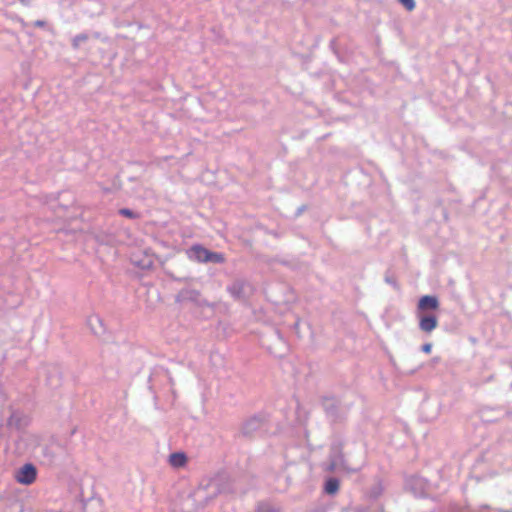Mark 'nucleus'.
<instances>
[{
    "instance_id": "nucleus-1",
    "label": "nucleus",
    "mask_w": 512,
    "mask_h": 512,
    "mask_svg": "<svg viewBox=\"0 0 512 512\" xmlns=\"http://www.w3.org/2000/svg\"><path fill=\"white\" fill-rule=\"evenodd\" d=\"M188 255L190 259L200 263H223L225 261V257L222 253L209 251L201 245H193L189 249Z\"/></svg>"
},
{
    "instance_id": "nucleus-2",
    "label": "nucleus",
    "mask_w": 512,
    "mask_h": 512,
    "mask_svg": "<svg viewBox=\"0 0 512 512\" xmlns=\"http://www.w3.org/2000/svg\"><path fill=\"white\" fill-rule=\"evenodd\" d=\"M15 480L23 485H31L37 477V470L32 464H25L15 473Z\"/></svg>"
},
{
    "instance_id": "nucleus-3",
    "label": "nucleus",
    "mask_w": 512,
    "mask_h": 512,
    "mask_svg": "<svg viewBox=\"0 0 512 512\" xmlns=\"http://www.w3.org/2000/svg\"><path fill=\"white\" fill-rule=\"evenodd\" d=\"M439 309L437 297L431 295L422 296L417 304V314L434 312Z\"/></svg>"
},
{
    "instance_id": "nucleus-4",
    "label": "nucleus",
    "mask_w": 512,
    "mask_h": 512,
    "mask_svg": "<svg viewBox=\"0 0 512 512\" xmlns=\"http://www.w3.org/2000/svg\"><path fill=\"white\" fill-rule=\"evenodd\" d=\"M419 328L425 333H431L438 326V317L434 313L417 314Z\"/></svg>"
},
{
    "instance_id": "nucleus-5",
    "label": "nucleus",
    "mask_w": 512,
    "mask_h": 512,
    "mask_svg": "<svg viewBox=\"0 0 512 512\" xmlns=\"http://www.w3.org/2000/svg\"><path fill=\"white\" fill-rule=\"evenodd\" d=\"M186 462H187V457L184 453L177 452V453H172L169 456V463L173 467H176V468L183 467L186 464Z\"/></svg>"
},
{
    "instance_id": "nucleus-6",
    "label": "nucleus",
    "mask_w": 512,
    "mask_h": 512,
    "mask_svg": "<svg viewBox=\"0 0 512 512\" xmlns=\"http://www.w3.org/2000/svg\"><path fill=\"white\" fill-rule=\"evenodd\" d=\"M339 490V481L335 478H330L325 483V492L333 495Z\"/></svg>"
},
{
    "instance_id": "nucleus-7",
    "label": "nucleus",
    "mask_w": 512,
    "mask_h": 512,
    "mask_svg": "<svg viewBox=\"0 0 512 512\" xmlns=\"http://www.w3.org/2000/svg\"><path fill=\"white\" fill-rule=\"evenodd\" d=\"M119 214L124 217L130 218V219H136L139 217V215L137 213H135L132 210L127 209V208L120 209Z\"/></svg>"
},
{
    "instance_id": "nucleus-8",
    "label": "nucleus",
    "mask_w": 512,
    "mask_h": 512,
    "mask_svg": "<svg viewBox=\"0 0 512 512\" xmlns=\"http://www.w3.org/2000/svg\"><path fill=\"white\" fill-rule=\"evenodd\" d=\"M408 11H413L416 7L415 0H398Z\"/></svg>"
},
{
    "instance_id": "nucleus-9",
    "label": "nucleus",
    "mask_w": 512,
    "mask_h": 512,
    "mask_svg": "<svg viewBox=\"0 0 512 512\" xmlns=\"http://www.w3.org/2000/svg\"><path fill=\"white\" fill-rule=\"evenodd\" d=\"M432 350V344L426 343L422 346V351L426 354H429Z\"/></svg>"
},
{
    "instance_id": "nucleus-10",
    "label": "nucleus",
    "mask_w": 512,
    "mask_h": 512,
    "mask_svg": "<svg viewBox=\"0 0 512 512\" xmlns=\"http://www.w3.org/2000/svg\"><path fill=\"white\" fill-rule=\"evenodd\" d=\"M35 25L38 27H43L45 25V22L44 21H36Z\"/></svg>"
},
{
    "instance_id": "nucleus-11",
    "label": "nucleus",
    "mask_w": 512,
    "mask_h": 512,
    "mask_svg": "<svg viewBox=\"0 0 512 512\" xmlns=\"http://www.w3.org/2000/svg\"><path fill=\"white\" fill-rule=\"evenodd\" d=\"M87 37L84 36V35H81V36H77L75 40H86Z\"/></svg>"
}]
</instances>
